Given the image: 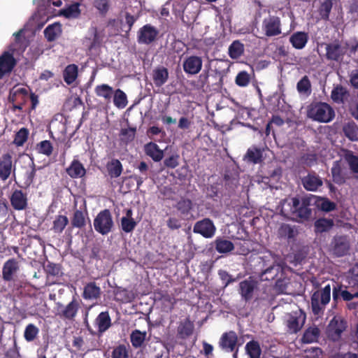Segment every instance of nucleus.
Returning <instances> with one entry per match:
<instances>
[{"label":"nucleus","mask_w":358,"mask_h":358,"mask_svg":"<svg viewBox=\"0 0 358 358\" xmlns=\"http://www.w3.org/2000/svg\"><path fill=\"white\" fill-rule=\"evenodd\" d=\"M315 196H305L288 198L284 200L282 211L289 212L293 216L301 221H307L312 216L310 206Z\"/></svg>","instance_id":"1"},{"label":"nucleus","mask_w":358,"mask_h":358,"mask_svg":"<svg viewBox=\"0 0 358 358\" xmlns=\"http://www.w3.org/2000/svg\"><path fill=\"white\" fill-rule=\"evenodd\" d=\"M307 115L311 120L322 123H328L335 117L334 108L325 102H313L308 106Z\"/></svg>","instance_id":"2"},{"label":"nucleus","mask_w":358,"mask_h":358,"mask_svg":"<svg viewBox=\"0 0 358 358\" xmlns=\"http://www.w3.org/2000/svg\"><path fill=\"white\" fill-rule=\"evenodd\" d=\"M19 270V262L15 258L8 259L2 267V279L8 282V286L13 292L22 287L21 282L15 278V275Z\"/></svg>","instance_id":"3"},{"label":"nucleus","mask_w":358,"mask_h":358,"mask_svg":"<svg viewBox=\"0 0 358 358\" xmlns=\"http://www.w3.org/2000/svg\"><path fill=\"white\" fill-rule=\"evenodd\" d=\"M331 299V285H327L324 288L315 291L311 296V308L315 315L323 313L326 306Z\"/></svg>","instance_id":"4"},{"label":"nucleus","mask_w":358,"mask_h":358,"mask_svg":"<svg viewBox=\"0 0 358 358\" xmlns=\"http://www.w3.org/2000/svg\"><path fill=\"white\" fill-rule=\"evenodd\" d=\"M80 300L73 296L72 300L66 305L61 302L56 303V315L64 320L73 321L80 309Z\"/></svg>","instance_id":"5"},{"label":"nucleus","mask_w":358,"mask_h":358,"mask_svg":"<svg viewBox=\"0 0 358 358\" xmlns=\"http://www.w3.org/2000/svg\"><path fill=\"white\" fill-rule=\"evenodd\" d=\"M238 338L234 331H229L222 334L218 341L219 348L224 352L233 353L234 358H237L238 352Z\"/></svg>","instance_id":"6"},{"label":"nucleus","mask_w":358,"mask_h":358,"mask_svg":"<svg viewBox=\"0 0 358 358\" xmlns=\"http://www.w3.org/2000/svg\"><path fill=\"white\" fill-rule=\"evenodd\" d=\"M114 223L108 209L100 211L94 220V229L101 235H106L112 231Z\"/></svg>","instance_id":"7"},{"label":"nucleus","mask_w":358,"mask_h":358,"mask_svg":"<svg viewBox=\"0 0 358 358\" xmlns=\"http://www.w3.org/2000/svg\"><path fill=\"white\" fill-rule=\"evenodd\" d=\"M306 320V315L301 309L289 313L285 320L287 333L297 334L303 328Z\"/></svg>","instance_id":"8"},{"label":"nucleus","mask_w":358,"mask_h":358,"mask_svg":"<svg viewBox=\"0 0 358 358\" xmlns=\"http://www.w3.org/2000/svg\"><path fill=\"white\" fill-rule=\"evenodd\" d=\"M325 58L327 61L342 62L346 54L347 48L338 40L325 44Z\"/></svg>","instance_id":"9"},{"label":"nucleus","mask_w":358,"mask_h":358,"mask_svg":"<svg viewBox=\"0 0 358 358\" xmlns=\"http://www.w3.org/2000/svg\"><path fill=\"white\" fill-rule=\"evenodd\" d=\"M8 199L13 210L22 211L28 208V195L27 192H23L22 189H12Z\"/></svg>","instance_id":"10"},{"label":"nucleus","mask_w":358,"mask_h":358,"mask_svg":"<svg viewBox=\"0 0 358 358\" xmlns=\"http://www.w3.org/2000/svg\"><path fill=\"white\" fill-rule=\"evenodd\" d=\"M347 323L341 317L334 316L327 327L328 336L333 341H338L345 330Z\"/></svg>","instance_id":"11"},{"label":"nucleus","mask_w":358,"mask_h":358,"mask_svg":"<svg viewBox=\"0 0 358 358\" xmlns=\"http://www.w3.org/2000/svg\"><path fill=\"white\" fill-rule=\"evenodd\" d=\"M159 34V31L150 24H145L137 33V41L140 44L149 45L154 42Z\"/></svg>","instance_id":"12"},{"label":"nucleus","mask_w":358,"mask_h":358,"mask_svg":"<svg viewBox=\"0 0 358 358\" xmlns=\"http://www.w3.org/2000/svg\"><path fill=\"white\" fill-rule=\"evenodd\" d=\"M262 28L266 36H275L281 34V22L279 17L269 15L264 19Z\"/></svg>","instance_id":"13"},{"label":"nucleus","mask_w":358,"mask_h":358,"mask_svg":"<svg viewBox=\"0 0 358 358\" xmlns=\"http://www.w3.org/2000/svg\"><path fill=\"white\" fill-rule=\"evenodd\" d=\"M94 324L97 327V332L92 330V329L87 325V330L92 335L101 336L112 325L111 318L108 311L101 312L94 320Z\"/></svg>","instance_id":"14"},{"label":"nucleus","mask_w":358,"mask_h":358,"mask_svg":"<svg viewBox=\"0 0 358 358\" xmlns=\"http://www.w3.org/2000/svg\"><path fill=\"white\" fill-rule=\"evenodd\" d=\"M257 289V282L249 278L239 283L238 293L243 301L249 302L254 298L255 291Z\"/></svg>","instance_id":"15"},{"label":"nucleus","mask_w":358,"mask_h":358,"mask_svg":"<svg viewBox=\"0 0 358 358\" xmlns=\"http://www.w3.org/2000/svg\"><path fill=\"white\" fill-rule=\"evenodd\" d=\"M216 231L213 222L209 218H203L196 222L194 226L193 231L199 234L204 238H211Z\"/></svg>","instance_id":"16"},{"label":"nucleus","mask_w":358,"mask_h":358,"mask_svg":"<svg viewBox=\"0 0 358 358\" xmlns=\"http://www.w3.org/2000/svg\"><path fill=\"white\" fill-rule=\"evenodd\" d=\"M332 251L337 257H343L348 254L350 249V241L346 236H335L331 243Z\"/></svg>","instance_id":"17"},{"label":"nucleus","mask_w":358,"mask_h":358,"mask_svg":"<svg viewBox=\"0 0 358 358\" xmlns=\"http://www.w3.org/2000/svg\"><path fill=\"white\" fill-rule=\"evenodd\" d=\"M203 61L201 57L192 55L187 57L183 62V71L190 75H195L202 69Z\"/></svg>","instance_id":"18"},{"label":"nucleus","mask_w":358,"mask_h":358,"mask_svg":"<svg viewBox=\"0 0 358 358\" xmlns=\"http://www.w3.org/2000/svg\"><path fill=\"white\" fill-rule=\"evenodd\" d=\"M16 65V60L12 53L5 51L0 56V78L12 71Z\"/></svg>","instance_id":"19"},{"label":"nucleus","mask_w":358,"mask_h":358,"mask_svg":"<svg viewBox=\"0 0 358 358\" xmlns=\"http://www.w3.org/2000/svg\"><path fill=\"white\" fill-rule=\"evenodd\" d=\"M194 330V322L187 317L179 322L177 327V338L185 340L193 334Z\"/></svg>","instance_id":"20"},{"label":"nucleus","mask_w":358,"mask_h":358,"mask_svg":"<svg viewBox=\"0 0 358 358\" xmlns=\"http://www.w3.org/2000/svg\"><path fill=\"white\" fill-rule=\"evenodd\" d=\"M333 301L337 303L340 298H342L345 301H350L355 298H358V291H348L343 289V285L337 284L333 287L332 292Z\"/></svg>","instance_id":"21"},{"label":"nucleus","mask_w":358,"mask_h":358,"mask_svg":"<svg viewBox=\"0 0 358 358\" xmlns=\"http://www.w3.org/2000/svg\"><path fill=\"white\" fill-rule=\"evenodd\" d=\"M13 170L15 171V167L13 169L12 156L9 153L3 154L0 159V179L3 181L6 180Z\"/></svg>","instance_id":"22"},{"label":"nucleus","mask_w":358,"mask_h":358,"mask_svg":"<svg viewBox=\"0 0 358 358\" xmlns=\"http://www.w3.org/2000/svg\"><path fill=\"white\" fill-rule=\"evenodd\" d=\"M303 187L308 191L315 192L323 184L321 178L315 172L308 173L301 179Z\"/></svg>","instance_id":"23"},{"label":"nucleus","mask_w":358,"mask_h":358,"mask_svg":"<svg viewBox=\"0 0 358 358\" xmlns=\"http://www.w3.org/2000/svg\"><path fill=\"white\" fill-rule=\"evenodd\" d=\"M169 78V70L164 66H158L152 71V78L155 85L157 87H160L166 83Z\"/></svg>","instance_id":"24"},{"label":"nucleus","mask_w":358,"mask_h":358,"mask_svg":"<svg viewBox=\"0 0 358 358\" xmlns=\"http://www.w3.org/2000/svg\"><path fill=\"white\" fill-rule=\"evenodd\" d=\"M28 96V90L25 88H19L16 90L13 93L10 94L9 101L14 103L17 102L16 104H13V108L14 110H22L23 108L24 102Z\"/></svg>","instance_id":"25"},{"label":"nucleus","mask_w":358,"mask_h":358,"mask_svg":"<svg viewBox=\"0 0 358 358\" xmlns=\"http://www.w3.org/2000/svg\"><path fill=\"white\" fill-rule=\"evenodd\" d=\"M101 295V289L95 282H87L83 287L82 296L85 300H97Z\"/></svg>","instance_id":"26"},{"label":"nucleus","mask_w":358,"mask_h":358,"mask_svg":"<svg viewBox=\"0 0 358 358\" xmlns=\"http://www.w3.org/2000/svg\"><path fill=\"white\" fill-rule=\"evenodd\" d=\"M349 96V91L341 84L334 85L331 92V99L334 103L343 104Z\"/></svg>","instance_id":"27"},{"label":"nucleus","mask_w":358,"mask_h":358,"mask_svg":"<svg viewBox=\"0 0 358 358\" xmlns=\"http://www.w3.org/2000/svg\"><path fill=\"white\" fill-rule=\"evenodd\" d=\"M309 39L308 34L305 31H296L289 37V43L292 47L297 50L303 49Z\"/></svg>","instance_id":"28"},{"label":"nucleus","mask_w":358,"mask_h":358,"mask_svg":"<svg viewBox=\"0 0 358 358\" xmlns=\"http://www.w3.org/2000/svg\"><path fill=\"white\" fill-rule=\"evenodd\" d=\"M66 173L72 178H79L85 176L86 170L83 164L78 159H73L66 169Z\"/></svg>","instance_id":"29"},{"label":"nucleus","mask_w":358,"mask_h":358,"mask_svg":"<svg viewBox=\"0 0 358 358\" xmlns=\"http://www.w3.org/2000/svg\"><path fill=\"white\" fill-rule=\"evenodd\" d=\"M144 151L146 155L156 162H160L164 157L163 150H160L159 145L153 142L145 144Z\"/></svg>","instance_id":"30"},{"label":"nucleus","mask_w":358,"mask_h":358,"mask_svg":"<svg viewBox=\"0 0 358 358\" xmlns=\"http://www.w3.org/2000/svg\"><path fill=\"white\" fill-rule=\"evenodd\" d=\"M64 81L68 85L73 84L78 76V66L75 64L67 65L62 73Z\"/></svg>","instance_id":"31"},{"label":"nucleus","mask_w":358,"mask_h":358,"mask_svg":"<svg viewBox=\"0 0 358 358\" xmlns=\"http://www.w3.org/2000/svg\"><path fill=\"white\" fill-rule=\"evenodd\" d=\"M263 150L255 146L248 149L244 157L248 162L252 164H259L263 162Z\"/></svg>","instance_id":"32"},{"label":"nucleus","mask_w":358,"mask_h":358,"mask_svg":"<svg viewBox=\"0 0 358 358\" xmlns=\"http://www.w3.org/2000/svg\"><path fill=\"white\" fill-rule=\"evenodd\" d=\"M106 169L111 178H118L123 171V166L117 159H113L106 164Z\"/></svg>","instance_id":"33"},{"label":"nucleus","mask_w":358,"mask_h":358,"mask_svg":"<svg viewBox=\"0 0 358 358\" xmlns=\"http://www.w3.org/2000/svg\"><path fill=\"white\" fill-rule=\"evenodd\" d=\"M110 358H131V348L129 344H118L113 347Z\"/></svg>","instance_id":"34"},{"label":"nucleus","mask_w":358,"mask_h":358,"mask_svg":"<svg viewBox=\"0 0 358 358\" xmlns=\"http://www.w3.org/2000/svg\"><path fill=\"white\" fill-rule=\"evenodd\" d=\"M245 350L249 358H260L262 354L260 344L255 340L248 342L245 346Z\"/></svg>","instance_id":"35"},{"label":"nucleus","mask_w":358,"mask_h":358,"mask_svg":"<svg viewBox=\"0 0 358 358\" xmlns=\"http://www.w3.org/2000/svg\"><path fill=\"white\" fill-rule=\"evenodd\" d=\"M320 331L319 328L313 325L306 329L301 338V342L303 343H312L317 342L320 336Z\"/></svg>","instance_id":"36"},{"label":"nucleus","mask_w":358,"mask_h":358,"mask_svg":"<svg viewBox=\"0 0 358 358\" xmlns=\"http://www.w3.org/2000/svg\"><path fill=\"white\" fill-rule=\"evenodd\" d=\"M245 47L239 40L234 41L229 45L228 49V54L232 59H237L240 58L244 53Z\"/></svg>","instance_id":"37"},{"label":"nucleus","mask_w":358,"mask_h":358,"mask_svg":"<svg viewBox=\"0 0 358 358\" xmlns=\"http://www.w3.org/2000/svg\"><path fill=\"white\" fill-rule=\"evenodd\" d=\"M333 181L338 185H343L345 182V178L343 173L341 162L335 161L331 169Z\"/></svg>","instance_id":"38"},{"label":"nucleus","mask_w":358,"mask_h":358,"mask_svg":"<svg viewBox=\"0 0 358 358\" xmlns=\"http://www.w3.org/2000/svg\"><path fill=\"white\" fill-rule=\"evenodd\" d=\"M297 234V230L288 224H282L278 231L280 238L287 240L294 239Z\"/></svg>","instance_id":"39"},{"label":"nucleus","mask_w":358,"mask_h":358,"mask_svg":"<svg viewBox=\"0 0 358 358\" xmlns=\"http://www.w3.org/2000/svg\"><path fill=\"white\" fill-rule=\"evenodd\" d=\"M94 92L96 96L104 98L108 102L110 101L114 93L113 87L107 84H101L96 86Z\"/></svg>","instance_id":"40"},{"label":"nucleus","mask_w":358,"mask_h":358,"mask_svg":"<svg viewBox=\"0 0 358 358\" xmlns=\"http://www.w3.org/2000/svg\"><path fill=\"white\" fill-rule=\"evenodd\" d=\"M332 219L320 218L315 222V231L317 233H323L329 231L334 226Z\"/></svg>","instance_id":"41"},{"label":"nucleus","mask_w":358,"mask_h":358,"mask_svg":"<svg viewBox=\"0 0 358 358\" xmlns=\"http://www.w3.org/2000/svg\"><path fill=\"white\" fill-rule=\"evenodd\" d=\"M344 134L351 141H358V125L353 121L345 124L343 127Z\"/></svg>","instance_id":"42"},{"label":"nucleus","mask_w":358,"mask_h":358,"mask_svg":"<svg viewBox=\"0 0 358 358\" xmlns=\"http://www.w3.org/2000/svg\"><path fill=\"white\" fill-rule=\"evenodd\" d=\"M87 213L83 212L80 210H76L71 218V225L73 227L81 229L86 225L85 216Z\"/></svg>","instance_id":"43"},{"label":"nucleus","mask_w":358,"mask_h":358,"mask_svg":"<svg viewBox=\"0 0 358 358\" xmlns=\"http://www.w3.org/2000/svg\"><path fill=\"white\" fill-rule=\"evenodd\" d=\"M68 224L69 219L66 215H57L53 220L51 230H52L56 234H61Z\"/></svg>","instance_id":"44"},{"label":"nucleus","mask_w":358,"mask_h":358,"mask_svg":"<svg viewBox=\"0 0 358 358\" xmlns=\"http://www.w3.org/2000/svg\"><path fill=\"white\" fill-rule=\"evenodd\" d=\"M215 250L219 253H227L232 251L234 249V245L231 241L217 238L215 241Z\"/></svg>","instance_id":"45"},{"label":"nucleus","mask_w":358,"mask_h":358,"mask_svg":"<svg viewBox=\"0 0 358 358\" xmlns=\"http://www.w3.org/2000/svg\"><path fill=\"white\" fill-rule=\"evenodd\" d=\"M296 90L301 94L309 96L311 94V83L308 76H304L296 84Z\"/></svg>","instance_id":"46"},{"label":"nucleus","mask_w":358,"mask_h":358,"mask_svg":"<svg viewBox=\"0 0 358 358\" xmlns=\"http://www.w3.org/2000/svg\"><path fill=\"white\" fill-rule=\"evenodd\" d=\"M146 338V332L141 331L140 330L136 329L133 331L130 335V341L132 346L134 348H141Z\"/></svg>","instance_id":"47"},{"label":"nucleus","mask_w":358,"mask_h":358,"mask_svg":"<svg viewBox=\"0 0 358 358\" xmlns=\"http://www.w3.org/2000/svg\"><path fill=\"white\" fill-rule=\"evenodd\" d=\"M60 33V25L57 24L48 25L44 30L45 37L49 42L55 41Z\"/></svg>","instance_id":"48"},{"label":"nucleus","mask_w":358,"mask_h":358,"mask_svg":"<svg viewBox=\"0 0 358 358\" xmlns=\"http://www.w3.org/2000/svg\"><path fill=\"white\" fill-rule=\"evenodd\" d=\"M193 204L190 199L182 198L176 205V209L182 215H187L192 209Z\"/></svg>","instance_id":"49"},{"label":"nucleus","mask_w":358,"mask_h":358,"mask_svg":"<svg viewBox=\"0 0 358 358\" xmlns=\"http://www.w3.org/2000/svg\"><path fill=\"white\" fill-rule=\"evenodd\" d=\"M333 7L331 0H324L318 9L319 15L322 20L327 21L329 20V15Z\"/></svg>","instance_id":"50"},{"label":"nucleus","mask_w":358,"mask_h":358,"mask_svg":"<svg viewBox=\"0 0 358 358\" xmlns=\"http://www.w3.org/2000/svg\"><path fill=\"white\" fill-rule=\"evenodd\" d=\"M29 135V131L28 129L25 127L21 128L16 134H15L13 144H15L17 147L22 146L25 142L27 141Z\"/></svg>","instance_id":"51"},{"label":"nucleus","mask_w":358,"mask_h":358,"mask_svg":"<svg viewBox=\"0 0 358 358\" xmlns=\"http://www.w3.org/2000/svg\"><path fill=\"white\" fill-rule=\"evenodd\" d=\"M317 206L324 212H331L336 209V205L334 202L329 201L328 199H316L313 200Z\"/></svg>","instance_id":"52"},{"label":"nucleus","mask_w":358,"mask_h":358,"mask_svg":"<svg viewBox=\"0 0 358 358\" xmlns=\"http://www.w3.org/2000/svg\"><path fill=\"white\" fill-rule=\"evenodd\" d=\"M113 103L115 106L119 108H124L127 104V98L126 94L121 90L117 89L114 92Z\"/></svg>","instance_id":"53"},{"label":"nucleus","mask_w":358,"mask_h":358,"mask_svg":"<svg viewBox=\"0 0 358 358\" xmlns=\"http://www.w3.org/2000/svg\"><path fill=\"white\" fill-rule=\"evenodd\" d=\"M80 4L78 3H74L73 4H71L68 7L64 8L62 10V14L67 17H73L76 18L78 17L80 14V10L79 9Z\"/></svg>","instance_id":"54"},{"label":"nucleus","mask_w":358,"mask_h":358,"mask_svg":"<svg viewBox=\"0 0 358 358\" xmlns=\"http://www.w3.org/2000/svg\"><path fill=\"white\" fill-rule=\"evenodd\" d=\"M44 269L48 276L60 277L62 275V266L58 264L48 262Z\"/></svg>","instance_id":"55"},{"label":"nucleus","mask_w":358,"mask_h":358,"mask_svg":"<svg viewBox=\"0 0 358 358\" xmlns=\"http://www.w3.org/2000/svg\"><path fill=\"white\" fill-rule=\"evenodd\" d=\"M39 329L34 324H29L25 327L24 338L27 342L33 341L38 334Z\"/></svg>","instance_id":"56"},{"label":"nucleus","mask_w":358,"mask_h":358,"mask_svg":"<svg viewBox=\"0 0 358 358\" xmlns=\"http://www.w3.org/2000/svg\"><path fill=\"white\" fill-rule=\"evenodd\" d=\"M350 169L355 173H358V156L355 155L351 151H348L345 155Z\"/></svg>","instance_id":"57"},{"label":"nucleus","mask_w":358,"mask_h":358,"mask_svg":"<svg viewBox=\"0 0 358 358\" xmlns=\"http://www.w3.org/2000/svg\"><path fill=\"white\" fill-rule=\"evenodd\" d=\"M250 75L245 71H240L235 78V83L241 87H246L250 83Z\"/></svg>","instance_id":"58"},{"label":"nucleus","mask_w":358,"mask_h":358,"mask_svg":"<svg viewBox=\"0 0 358 358\" xmlns=\"http://www.w3.org/2000/svg\"><path fill=\"white\" fill-rule=\"evenodd\" d=\"M37 150L39 153L50 156L52 153L53 147L49 141L45 140L37 144Z\"/></svg>","instance_id":"59"},{"label":"nucleus","mask_w":358,"mask_h":358,"mask_svg":"<svg viewBox=\"0 0 358 358\" xmlns=\"http://www.w3.org/2000/svg\"><path fill=\"white\" fill-rule=\"evenodd\" d=\"M137 223L134 218L122 217L121 228L125 233H131L134 231Z\"/></svg>","instance_id":"60"},{"label":"nucleus","mask_w":358,"mask_h":358,"mask_svg":"<svg viewBox=\"0 0 358 358\" xmlns=\"http://www.w3.org/2000/svg\"><path fill=\"white\" fill-rule=\"evenodd\" d=\"M218 275L222 280L224 288H226L229 285L234 282L236 280V278H234L225 270L220 269L218 271Z\"/></svg>","instance_id":"61"},{"label":"nucleus","mask_w":358,"mask_h":358,"mask_svg":"<svg viewBox=\"0 0 358 358\" xmlns=\"http://www.w3.org/2000/svg\"><path fill=\"white\" fill-rule=\"evenodd\" d=\"M94 6L101 15H105L110 8V0H94Z\"/></svg>","instance_id":"62"},{"label":"nucleus","mask_w":358,"mask_h":358,"mask_svg":"<svg viewBox=\"0 0 358 358\" xmlns=\"http://www.w3.org/2000/svg\"><path fill=\"white\" fill-rule=\"evenodd\" d=\"M135 133L136 128L122 129L120 131L122 141L126 143L132 141L135 137Z\"/></svg>","instance_id":"63"},{"label":"nucleus","mask_w":358,"mask_h":358,"mask_svg":"<svg viewBox=\"0 0 358 358\" xmlns=\"http://www.w3.org/2000/svg\"><path fill=\"white\" fill-rule=\"evenodd\" d=\"M349 84L355 90H358V69H355L349 73Z\"/></svg>","instance_id":"64"}]
</instances>
